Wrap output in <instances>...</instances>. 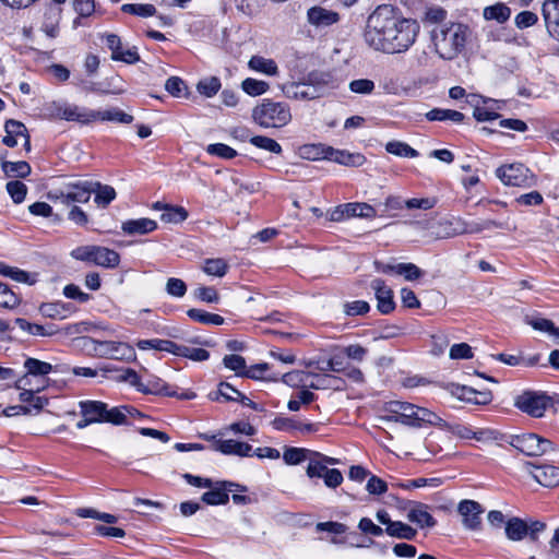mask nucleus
Wrapping results in <instances>:
<instances>
[{
  "instance_id": "nucleus-48",
  "label": "nucleus",
  "mask_w": 559,
  "mask_h": 559,
  "mask_svg": "<svg viewBox=\"0 0 559 559\" xmlns=\"http://www.w3.org/2000/svg\"><path fill=\"white\" fill-rule=\"evenodd\" d=\"M8 193L15 204L22 203L27 194V187L19 180L9 181L5 186Z\"/></svg>"
},
{
  "instance_id": "nucleus-30",
  "label": "nucleus",
  "mask_w": 559,
  "mask_h": 559,
  "mask_svg": "<svg viewBox=\"0 0 559 559\" xmlns=\"http://www.w3.org/2000/svg\"><path fill=\"white\" fill-rule=\"evenodd\" d=\"M250 70L263 73L269 76H276L278 74V67L273 59L264 58L262 56H252L248 62Z\"/></svg>"
},
{
  "instance_id": "nucleus-40",
  "label": "nucleus",
  "mask_w": 559,
  "mask_h": 559,
  "mask_svg": "<svg viewBox=\"0 0 559 559\" xmlns=\"http://www.w3.org/2000/svg\"><path fill=\"white\" fill-rule=\"evenodd\" d=\"M346 214L348 218L352 217H364V218H373L377 213L376 210L369 205L368 203H346Z\"/></svg>"
},
{
  "instance_id": "nucleus-20",
  "label": "nucleus",
  "mask_w": 559,
  "mask_h": 559,
  "mask_svg": "<svg viewBox=\"0 0 559 559\" xmlns=\"http://www.w3.org/2000/svg\"><path fill=\"white\" fill-rule=\"evenodd\" d=\"M428 506L416 502L407 511V520L420 528L433 527L437 524L436 519L429 513Z\"/></svg>"
},
{
  "instance_id": "nucleus-58",
  "label": "nucleus",
  "mask_w": 559,
  "mask_h": 559,
  "mask_svg": "<svg viewBox=\"0 0 559 559\" xmlns=\"http://www.w3.org/2000/svg\"><path fill=\"white\" fill-rule=\"evenodd\" d=\"M329 471V467L323 464L322 461L317 460L313 455L309 457V463L306 469L307 476L310 478H323L325 472Z\"/></svg>"
},
{
  "instance_id": "nucleus-11",
  "label": "nucleus",
  "mask_w": 559,
  "mask_h": 559,
  "mask_svg": "<svg viewBox=\"0 0 559 559\" xmlns=\"http://www.w3.org/2000/svg\"><path fill=\"white\" fill-rule=\"evenodd\" d=\"M55 115L67 121H75L82 124H88L95 121V110L72 104H57Z\"/></svg>"
},
{
  "instance_id": "nucleus-36",
  "label": "nucleus",
  "mask_w": 559,
  "mask_h": 559,
  "mask_svg": "<svg viewBox=\"0 0 559 559\" xmlns=\"http://www.w3.org/2000/svg\"><path fill=\"white\" fill-rule=\"evenodd\" d=\"M427 120L429 121H445L450 120L455 123H461L464 120V115L457 110L452 109H442V108H433L429 110L426 115Z\"/></svg>"
},
{
  "instance_id": "nucleus-61",
  "label": "nucleus",
  "mask_w": 559,
  "mask_h": 559,
  "mask_svg": "<svg viewBox=\"0 0 559 559\" xmlns=\"http://www.w3.org/2000/svg\"><path fill=\"white\" fill-rule=\"evenodd\" d=\"M180 357L188 358L193 361H205L210 358V353L203 348H197V347H190V346L183 345Z\"/></svg>"
},
{
  "instance_id": "nucleus-3",
  "label": "nucleus",
  "mask_w": 559,
  "mask_h": 559,
  "mask_svg": "<svg viewBox=\"0 0 559 559\" xmlns=\"http://www.w3.org/2000/svg\"><path fill=\"white\" fill-rule=\"evenodd\" d=\"M388 415L383 421H394L412 427L445 426V421L436 413L419 407L415 404L402 401H390L385 404Z\"/></svg>"
},
{
  "instance_id": "nucleus-47",
  "label": "nucleus",
  "mask_w": 559,
  "mask_h": 559,
  "mask_svg": "<svg viewBox=\"0 0 559 559\" xmlns=\"http://www.w3.org/2000/svg\"><path fill=\"white\" fill-rule=\"evenodd\" d=\"M122 12L147 17L153 16L156 13V9L153 4H142V3H126L121 7Z\"/></svg>"
},
{
  "instance_id": "nucleus-8",
  "label": "nucleus",
  "mask_w": 559,
  "mask_h": 559,
  "mask_svg": "<svg viewBox=\"0 0 559 559\" xmlns=\"http://www.w3.org/2000/svg\"><path fill=\"white\" fill-rule=\"evenodd\" d=\"M514 405L532 417H543L552 406V399L544 392L526 391L516 396Z\"/></svg>"
},
{
  "instance_id": "nucleus-28",
  "label": "nucleus",
  "mask_w": 559,
  "mask_h": 559,
  "mask_svg": "<svg viewBox=\"0 0 559 559\" xmlns=\"http://www.w3.org/2000/svg\"><path fill=\"white\" fill-rule=\"evenodd\" d=\"M504 531L509 540L521 542L527 537L528 524L524 520L513 516L506 522Z\"/></svg>"
},
{
  "instance_id": "nucleus-55",
  "label": "nucleus",
  "mask_w": 559,
  "mask_h": 559,
  "mask_svg": "<svg viewBox=\"0 0 559 559\" xmlns=\"http://www.w3.org/2000/svg\"><path fill=\"white\" fill-rule=\"evenodd\" d=\"M218 396H222L225 401H238V397L241 396V392L227 382H221L218 384L216 396L213 397L211 395V399L218 400Z\"/></svg>"
},
{
  "instance_id": "nucleus-57",
  "label": "nucleus",
  "mask_w": 559,
  "mask_h": 559,
  "mask_svg": "<svg viewBox=\"0 0 559 559\" xmlns=\"http://www.w3.org/2000/svg\"><path fill=\"white\" fill-rule=\"evenodd\" d=\"M272 427L278 431L294 432L297 431L298 420L295 418L277 416L271 423Z\"/></svg>"
},
{
  "instance_id": "nucleus-26",
  "label": "nucleus",
  "mask_w": 559,
  "mask_h": 559,
  "mask_svg": "<svg viewBox=\"0 0 559 559\" xmlns=\"http://www.w3.org/2000/svg\"><path fill=\"white\" fill-rule=\"evenodd\" d=\"M215 450L226 455L251 456L252 447L249 443L229 440H218Z\"/></svg>"
},
{
  "instance_id": "nucleus-34",
  "label": "nucleus",
  "mask_w": 559,
  "mask_h": 559,
  "mask_svg": "<svg viewBox=\"0 0 559 559\" xmlns=\"http://www.w3.org/2000/svg\"><path fill=\"white\" fill-rule=\"evenodd\" d=\"M385 533L391 537L407 540H413L417 535V531L414 527L401 521L390 523L389 526L385 527Z\"/></svg>"
},
{
  "instance_id": "nucleus-5",
  "label": "nucleus",
  "mask_w": 559,
  "mask_h": 559,
  "mask_svg": "<svg viewBox=\"0 0 559 559\" xmlns=\"http://www.w3.org/2000/svg\"><path fill=\"white\" fill-rule=\"evenodd\" d=\"M252 118L263 128H282L290 122L292 112L286 103L264 99L253 109Z\"/></svg>"
},
{
  "instance_id": "nucleus-10",
  "label": "nucleus",
  "mask_w": 559,
  "mask_h": 559,
  "mask_svg": "<svg viewBox=\"0 0 559 559\" xmlns=\"http://www.w3.org/2000/svg\"><path fill=\"white\" fill-rule=\"evenodd\" d=\"M94 190L93 181H76L68 183L57 191L56 198L67 205L72 202L86 203Z\"/></svg>"
},
{
  "instance_id": "nucleus-27",
  "label": "nucleus",
  "mask_w": 559,
  "mask_h": 559,
  "mask_svg": "<svg viewBox=\"0 0 559 559\" xmlns=\"http://www.w3.org/2000/svg\"><path fill=\"white\" fill-rule=\"evenodd\" d=\"M82 417L88 418V421L104 423L106 403L100 401H81L79 403Z\"/></svg>"
},
{
  "instance_id": "nucleus-37",
  "label": "nucleus",
  "mask_w": 559,
  "mask_h": 559,
  "mask_svg": "<svg viewBox=\"0 0 559 559\" xmlns=\"http://www.w3.org/2000/svg\"><path fill=\"white\" fill-rule=\"evenodd\" d=\"M485 20H495L499 23H504L510 19L511 10L504 3H496L486 7L483 13Z\"/></svg>"
},
{
  "instance_id": "nucleus-51",
  "label": "nucleus",
  "mask_w": 559,
  "mask_h": 559,
  "mask_svg": "<svg viewBox=\"0 0 559 559\" xmlns=\"http://www.w3.org/2000/svg\"><path fill=\"white\" fill-rule=\"evenodd\" d=\"M197 88L200 94L212 97L219 91L221 81L216 76L206 78L198 83Z\"/></svg>"
},
{
  "instance_id": "nucleus-12",
  "label": "nucleus",
  "mask_w": 559,
  "mask_h": 559,
  "mask_svg": "<svg viewBox=\"0 0 559 559\" xmlns=\"http://www.w3.org/2000/svg\"><path fill=\"white\" fill-rule=\"evenodd\" d=\"M457 512L462 516L463 525L471 531L479 530L481 526V514L484 512L480 503L474 500H462L459 503Z\"/></svg>"
},
{
  "instance_id": "nucleus-32",
  "label": "nucleus",
  "mask_w": 559,
  "mask_h": 559,
  "mask_svg": "<svg viewBox=\"0 0 559 559\" xmlns=\"http://www.w3.org/2000/svg\"><path fill=\"white\" fill-rule=\"evenodd\" d=\"M133 413H138V409L130 406H118L108 408V406L106 405L104 423H109L112 425H123L127 423L128 415H132Z\"/></svg>"
},
{
  "instance_id": "nucleus-49",
  "label": "nucleus",
  "mask_w": 559,
  "mask_h": 559,
  "mask_svg": "<svg viewBox=\"0 0 559 559\" xmlns=\"http://www.w3.org/2000/svg\"><path fill=\"white\" fill-rule=\"evenodd\" d=\"M394 269L395 273L404 276L406 281H416L424 275V271L414 263H399Z\"/></svg>"
},
{
  "instance_id": "nucleus-59",
  "label": "nucleus",
  "mask_w": 559,
  "mask_h": 559,
  "mask_svg": "<svg viewBox=\"0 0 559 559\" xmlns=\"http://www.w3.org/2000/svg\"><path fill=\"white\" fill-rule=\"evenodd\" d=\"M15 323L21 330L25 331L26 333H28L31 335H39V336L50 335V333L46 331L45 326H43L40 324H36V323H31L23 318L15 319Z\"/></svg>"
},
{
  "instance_id": "nucleus-7",
  "label": "nucleus",
  "mask_w": 559,
  "mask_h": 559,
  "mask_svg": "<svg viewBox=\"0 0 559 559\" xmlns=\"http://www.w3.org/2000/svg\"><path fill=\"white\" fill-rule=\"evenodd\" d=\"M508 443L527 456H539L555 450L550 440L536 433L511 435Z\"/></svg>"
},
{
  "instance_id": "nucleus-54",
  "label": "nucleus",
  "mask_w": 559,
  "mask_h": 559,
  "mask_svg": "<svg viewBox=\"0 0 559 559\" xmlns=\"http://www.w3.org/2000/svg\"><path fill=\"white\" fill-rule=\"evenodd\" d=\"M206 152L210 155L218 156L224 159H231L237 156L236 150L224 143L209 144Z\"/></svg>"
},
{
  "instance_id": "nucleus-23",
  "label": "nucleus",
  "mask_w": 559,
  "mask_h": 559,
  "mask_svg": "<svg viewBox=\"0 0 559 559\" xmlns=\"http://www.w3.org/2000/svg\"><path fill=\"white\" fill-rule=\"evenodd\" d=\"M307 16L309 23L316 26H330L340 21L337 12L321 7L309 9Z\"/></svg>"
},
{
  "instance_id": "nucleus-24",
  "label": "nucleus",
  "mask_w": 559,
  "mask_h": 559,
  "mask_svg": "<svg viewBox=\"0 0 559 559\" xmlns=\"http://www.w3.org/2000/svg\"><path fill=\"white\" fill-rule=\"evenodd\" d=\"M157 228V223L151 218L142 217L122 223L121 229L127 235H146Z\"/></svg>"
},
{
  "instance_id": "nucleus-22",
  "label": "nucleus",
  "mask_w": 559,
  "mask_h": 559,
  "mask_svg": "<svg viewBox=\"0 0 559 559\" xmlns=\"http://www.w3.org/2000/svg\"><path fill=\"white\" fill-rule=\"evenodd\" d=\"M138 392L143 394H160L166 396H175L177 392L173 390L164 380L156 376H148L146 381L141 380V385L138 386Z\"/></svg>"
},
{
  "instance_id": "nucleus-19",
  "label": "nucleus",
  "mask_w": 559,
  "mask_h": 559,
  "mask_svg": "<svg viewBox=\"0 0 559 559\" xmlns=\"http://www.w3.org/2000/svg\"><path fill=\"white\" fill-rule=\"evenodd\" d=\"M46 380L41 379L37 384L36 388H29L28 390H24L20 392L19 400L22 403L27 404L26 406L32 408V412L34 411L36 414H38L47 404L48 399L44 396H36L35 393L40 392L46 386Z\"/></svg>"
},
{
  "instance_id": "nucleus-52",
  "label": "nucleus",
  "mask_w": 559,
  "mask_h": 559,
  "mask_svg": "<svg viewBox=\"0 0 559 559\" xmlns=\"http://www.w3.org/2000/svg\"><path fill=\"white\" fill-rule=\"evenodd\" d=\"M20 304V298L9 286L0 282V307L13 309Z\"/></svg>"
},
{
  "instance_id": "nucleus-35",
  "label": "nucleus",
  "mask_w": 559,
  "mask_h": 559,
  "mask_svg": "<svg viewBox=\"0 0 559 559\" xmlns=\"http://www.w3.org/2000/svg\"><path fill=\"white\" fill-rule=\"evenodd\" d=\"M187 316L191 320L205 325H222L225 322L222 316L197 308L189 309Z\"/></svg>"
},
{
  "instance_id": "nucleus-43",
  "label": "nucleus",
  "mask_w": 559,
  "mask_h": 559,
  "mask_svg": "<svg viewBox=\"0 0 559 559\" xmlns=\"http://www.w3.org/2000/svg\"><path fill=\"white\" fill-rule=\"evenodd\" d=\"M385 151L390 154L401 157L414 158L419 155V153L415 148L409 146L407 143L401 141L388 142L385 145Z\"/></svg>"
},
{
  "instance_id": "nucleus-31",
  "label": "nucleus",
  "mask_w": 559,
  "mask_h": 559,
  "mask_svg": "<svg viewBox=\"0 0 559 559\" xmlns=\"http://www.w3.org/2000/svg\"><path fill=\"white\" fill-rule=\"evenodd\" d=\"M330 145L322 143L304 144L298 147V155L308 160L326 159Z\"/></svg>"
},
{
  "instance_id": "nucleus-18",
  "label": "nucleus",
  "mask_w": 559,
  "mask_h": 559,
  "mask_svg": "<svg viewBox=\"0 0 559 559\" xmlns=\"http://www.w3.org/2000/svg\"><path fill=\"white\" fill-rule=\"evenodd\" d=\"M530 472L534 479L544 487H556L559 485V467L554 465H534L528 464Z\"/></svg>"
},
{
  "instance_id": "nucleus-1",
  "label": "nucleus",
  "mask_w": 559,
  "mask_h": 559,
  "mask_svg": "<svg viewBox=\"0 0 559 559\" xmlns=\"http://www.w3.org/2000/svg\"><path fill=\"white\" fill-rule=\"evenodd\" d=\"M419 31L416 20L405 17L392 4H380L367 19L364 39L377 51L402 53L415 44Z\"/></svg>"
},
{
  "instance_id": "nucleus-2",
  "label": "nucleus",
  "mask_w": 559,
  "mask_h": 559,
  "mask_svg": "<svg viewBox=\"0 0 559 559\" xmlns=\"http://www.w3.org/2000/svg\"><path fill=\"white\" fill-rule=\"evenodd\" d=\"M471 29L463 23H441L430 31L433 51L443 60L451 61L462 55L471 38Z\"/></svg>"
},
{
  "instance_id": "nucleus-44",
  "label": "nucleus",
  "mask_w": 559,
  "mask_h": 559,
  "mask_svg": "<svg viewBox=\"0 0 559 559\" xmlns=\"http://www.w3.org/2000/svg\"><path fill=\"white\" fill-rule=\"evenodd\" d=\"M249 142L258 148L267 151L276 155L282 154L283 152V148L278 142H276L274 139L264 135H254L250 138Z\"/></svg>"
},
{
  "instance_id": "nucleus-14",
  "label": "nucleus",
  "mask_w": 559,
  "mask_h": 559,
  "mask_svg": "<svg viewBox=\"0 0 559 559\" xmlns=\"http://www.w3.org/2000/svg\"><path fill=\"white\" fill-rule=\"evenodd\" d=\"M371 288L376 293L378 310L382 314L391 313L395 308L392 289L389 286H386L385 282L381 278H374L371 282Z\"/></svg>"
},
{
  "instance_id": "nucleus-50",
  "label": "nucleus",
  "mask_w": 559,
  "mask_h": 559,
  "mask_svg": "<svg viewBox=\"0 0 559 559\" xmlns=\"http://www.w3.org/2000/svg\"><path fill=\"white\" fill-rule=\"evenodd\" d=\"M312 452L302 448H286L283 454V459L288 465H297L304 462L308 454Z\"/></svg>"
},
{
  "instance_id": "nucleus-6",
  "label": "nucleus",
  "mask_w": 559,
  "mask_h": 559,
  "mask_svg": "<svg viewBox=\"0 0 559 559\" xmlns=\"http://www.w3.org/2000/svg\"><path fill=\"white\" fill-rule=\"evenodd\" d=\"M70 255L75 260L94 263L107 269H114L120 262L118 252L100 246H80L73 249Z\"/></svg>"
},
{
  "instance_id": "nucleus-33",
  "label": "nucleus",
  "mask_w": 559,
  "mask_h": 559,
  "mask_svg": "<svg viewBox=\"0 0 559 559\" xmlns=\"http://www.w3.org/2000/svg\"><path fill=\"white\" fill-rule=\"evenodd\" d=\"M95 121H114L123 124H130L134 118L119 108H110L106 110H95Z\"/></svg>"
},
{
  "instance_id": "nucleus-21",
  "label": "nucleus",
  "mask_w": 559,
  "mask_h": 559,
  "mask_svg": "<svg viewBox=\"0 0 559 559\" xmlns=\"http://www.w3.org/2000/svg\"><path fill=\"white\" fill-rule=\"evenodd\" d=\"M326 159L348 167H359L366 162V157L360 153H352L349 151L337 150L332 146L329 148Z\"/></svg>"
},
{
  "instance_id": "nucleus-38",
  "label": "nucleus",
  "mask_w": 559,
  "mask_h": 559,
  "mask_svg": "<svg viewBox=\"0 0 559 559\" xmlns=\"http://www.w3.org/2000/svg\"><path fill=\"white\" fill-rule=\"evenodd\" d=\"M188 216V211L183 206L168 204L160 214V219L167 224H179L185 222Z\"/></svg>"
},
{
  "instance_id": "nucleus-29",
  "label": "nucleus",
  "mask_w": 559,
  "mask_h": 559,
  "mask_svg": "<svg viewBox=\"0 0 559 559\" xmlns=\"http://www.w3.org/2000/svg\"><path fill=\"white\" fill-rule=\"evenodd\" d=\"M5 135L2 139L4 145L14 147L17 144V138L27 133V128L21 121L9 119L4 124Z\"/></svg>"
},
{
  "instance_id": "nucleus-13",
  "label": "nucleus",
  "mask_w": 559,
  "mask_h": 559,
  "mask_svg": "<svg viewBox=\"0 0 559 559\" xmlns=\"http://www.w3.org/2000/svg\"><path fill=\"white\" fill-rule=\"evenodd\" d=\"M102 378L118 383H129L131 386L135 388L136 391L138 386L141 385V377L131 368H119L114 365H105L102 367Z\"/></svg>"
},
{
  "instance_id": "nucleus-42",
  "label": "nucleus",
  "mask_w": 559,
  "mask_h": 559,
  "mask_svg": "<svg viewBox=\"0 0 559 559\" xmlns=\"http://www.w3.org/2000/svg\"><path fill=\"white\" fill-rule=\"evenodd\" d=\"M2 170L4 171V174L7 176L25 178L31 174L32 168H31L29 164L24 160L3 162Z\"/></svg>"
},
{
  "instance_id": "nucleus-4",
  "label": "nucleus",
  "mask_w": 559,
  "mask_h": 559,
  "mask_svg": "<svg viewBox=\"0 0 559 559\" xmlns=\"http://www.w3.org/2000/svg\"><path fill=\"white\" fill-rule=\"evenodd\" d=\"M82 346L91 355L105 358L130 362L136 359L134 348L127 342L99 340L95 337H81Z\"/></svg>"
},
{
  "instance_id": "nucleus-45",
  "label": "nucleus",
  "mask_w": 559,
  "mask_h": 559,
  "mask_svg": "<svg viewBox=\"0 0 559 559\" xmlns=\"http://www.w3.org/2000/svg\"><path fill=\"white\" fill-rule=\"evenodd\" d=\"M241 88L245 93H247L250 96H260L267 92L270 85L265 81L248 78L242 81Z\"/></svg>"
},
{
  "instance_id": "nucleus-41",
  "label": "nucleus",
  "mask_w": 559,
  "mask_h": 559,
  "mask_svg": "<svg viewBox=\"0 0 559 559\" xmlns=\"http://www.w3.org/2000/svg\"><path fill=\"white\" fill-rule=\"evenodd\" d=\"M94 201L99 206L106 207L116 198V191L111 186L94 182Z\"/></svg>"
},
{
  "instance_id": "nucleus-64",
  "label": "nucleus",
  "mask_w": 559,
  "mask_h": 559,
  "mask_svg": "<svg viewBox=\"0 0 559 559\" xmlns=\"http://www.w3.org/2000/svg\"><path fill=\"white\" fill-rule=\"evenodd\" d=\"M449 356L451 359H471L473 357L472 347L467 343L452 345Z\"/></svg>"
},
{
  "instance_id": "nucleus-9",
  "label": "nucleus",
  "mask_w": 559,
  "mask_h": 559,
  "mask_svg": "<svg viewBox=\"0 0 559 559\" xmlns=\"http://www.w3.org/2000/svg\"><path fill=\"white\" fill-rule=\"evenodd\" d=\"M496 175L506 186L532 187L535 183L531 170L521 163L501 166L497 168Z\"/></svg>"
},
{
  "instance_id": "nucleus-63",
  "label": "nucleus",
  "mask_w": 559,
  "mask_h": 559,
  "mask_svg": "<svg viewBox=\"0 0 559 559\" xmlns=\"http://www.w3.org/2000/svg\"><path fill=\"white\" fill-rule=\"evenodd\" d=\"M537 21H538L537 14L532 11H522L514 19V23H515L516 27L520 29L531 27V26L535 25L537 23Z\"/></svg>"
},
{
  "instance_id": "nucleus-39",
  "label": "nucleus",
  "mask_w": 559,
  "mask_h": 559,
  "mask_svg": "<svg viewBox=\"0 0 559 559\" xmlns=\"http://www.w3.org/2000/svg\"><path fill=\"white\" fill-rule=\"evenodd\" d=\"M24 368L33 377H45L53 369L51 364L32 357L25 359Z\"/></svg>"
},
{
  "instance_id": "nucleus-60",
  "label": "nucleus",
  "mask_w": 559,
  "mask_h": 559,
  "mask_svg": "<svg viewBox=\"0 0 559 559\" xmlns=\"http://www.w3.org/2000/svg\"><path fill=\"white\" fill-rule=\"evenodd\" d=\"M166 292L170 296L181 298L187 293V285L180 278L170 277V278H168V281L166 283Z\"/></svg>"
},
{
  "instance_id": "nucleus-53",
  "label": "nucleus",
  "mask_w": 559,
  "mask_h": 559,
  "mask_svg": "<svg viewBox=\"0 0 559 559\" xmlns=\"http://www.w3.org/2000/svg\"><path fill=\"white\" fill-rule=\"evenodd\" d=\"M223 364L227 369L235 371L237 376L241 377H243V371L247 369L245 358L236 354L226 355Z\"/></svg>"
},
{
  "instance_id": "nucleus-62",
  "label": "nucleus",
  "mask_w": 559,
  "mask_h": 559,
  "mask_svg": "<svg viewBox=\"0 0 559 559\" xmlns=\"http://www.w3.org/2000/svg\"><path fill=\"white\" fill-rule=\"evenodd\" d=\"M194 297L201 301L209 304H216L219 300V295L214 287L202 286L194 290Z\"/></svg>"
},
{
  "instance_id": "nucleus-25",
  "label": "nucleus",
  "mask_w": 559,
  "mask_h": 559,
  "mask_svg": "<svg viewBox=\"0 0 559 559\" xmlns=\"http://www.w3.org/2000/svg\"><path fill=\"white\" fill-rule=\"evenodd\" d=\"M75 311V307L71 302H47L40 306V312L48 318L63 320Z\"/></svg>"
},
{
  "instance_id": "nucleus-56",
  "label": "nucleus",
  "mask_w": 559,
  "mask_h": 559,
  "mask_svg": "<svg viewBox=\"0 0 559 559\" xmlns=\"http://www.w3.org/2000/svg\"><path fill=\"white\" fill-rule=\"evenodd\" d=\"M370 310V306L365 300H355L344 304V312L346 316H364Z\"/></svg>"
},
{
  "instance_id": "nucleus-17",
  "label": "nucleus",
  "mask_w": 559,
  "mask_h": 559,
  "mask_svg": "<svg viewBox=\"0 0 559 559\" xmlns=\"http://www.w3.org/2000/svg\"><path fill=\"white\" fill-rule=\"evenodd\" d=\"M282 91L287 98L298 100H310L319 97L318 88L304 82L286 83Z\"/></svg>"
},
{
  "instance_id": "nucleus-16",
  "label": "nucleus",
  "mask_w": 559,
  "mask_h": 559,
  "mask_svg": "<svg viewBox=\"0 0 559 559\" xmlns=\"http://www.w3.org/2000/svg\"><path fill=\"white\" fill-rule=\"evenodd\" d=\"M542 14L549 35L559 41V0H545Z\"/></svg>"
},
{
  "instance_id": "nucleus-46",
  "label": "nucleus",
  "mask_w": 559,
  "mask_h": 559,
  "mask_svg": "<svg viewBox=\"0 0 559 559\" xmlns=\"http://www.w3.org/2000/svg\"><path fill=\"white\" fill-rule=\"evenodd\" d=\"M228 270V264L224 259H206L203 264V271L207 275L223 277Z\"/></svg>"
},
{
  "instance_id": "nucleus-15",
  "label": "nucleus",
  "mask_w": 559,
  "mask_h": 559,
  "mask_svg": "<svg viewBox=\"0 0 559 559\" xmlns=\"http://www.w3.org/2000/svg\"><path fill=\"white\" fill-rule=\"evenodd\" d=\"M235 486L237 485L228 481L213 483L210 490L202 495L201 500L210 506L226 504L229 501L228 492Z\"/></svg>"
}]
</instances>
